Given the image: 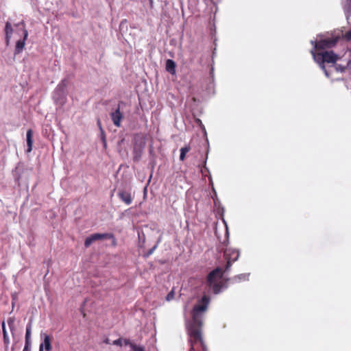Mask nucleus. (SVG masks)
I'll return each instance as SVG.
<instances>
[{
	"label": "nucleus",
	"mask_w": 351,
	"mask_h": 351,
	"mask_svg": "<svg viewBox=\"0 0 351 351\" xmlns=\"http://www.w3.org/2000/svg\"><path fill=\"white\" fill-rule=\"evenodd\" d=\"M319 40H311V43L313 46L311 53L313 58L324 71L326 76L330 77L331 74L335 71L337 73H343L350 66L351 60H349L346 65L336 64L337 60L339 59L338 56L332 51H324L334 47L338 38H323L322 35L317 36Z\"/></svg>",
	"instance_id": "1"
},
{
	"label": "nucleus",
	"mask_w": 351,
	"mask_h": 351,
	"mask_svg": "<svg viewBox=\"0 0 351 351\" xmlns=\"http://www.w3.org/2000/svg\"><path fill=\"white\" fill-rule=\"evenodd\" d=\"M210 302L208 295H203L192 310L191 320L186 322V329L189 342L191 345L190 351H206L202 336L203 317Z\"/></svg>",
	"instance_id": "2"
},
{
	"label": "nucleus",
	"mask_w": 351,
	"mask_h": 351,
	"mask_svg": "<svg viewBox=\"0 0 351 351\" xmlns=\"http://www.w3.org/2000/svg\"><path fill=\"white\" fill-rule=\"evenodd\" d=\"M223 273L222 268L217 267L212 271L208 276L207 282L209 288L212 289L215 294L219 293L223 287Z\"/></svg>",
	"instance_id": "3"
},
{
	"label": "nucleus",
	"mask_w": 351,
	"mask_h": 351,
	"mask_svg": "<svg viewBox=\"0 0 351 351\" xmlns=\"http://www.w3.org/2000/svg\"><path fill=\"white\" fill-rule=\"evenodd\" d=\"M15 27L16 28V31L17 34H19L20 33H21V36L23 37L22 39H19V40H17L16 43L14 53L19 54L23 50L25 47V42L27 38L28 32L25 29V24L23 22L18 23L15 25Z\"/></svg>",
	"instance_id": "4"
},
{
	"label": "nucleus",
	"mask_w": 351,
	"mask_h": 351,
	"mask_svg": "<svg viewBox=\"0 0 351 351\" xmlns=\"http://www.w3.org/2000/svg\"><path fill=\"white\" fill-rule=\"evenodd\" d=\"M223 257L226 261L224 271H228L232 266V264L238 260L239 252L237 250L226 248L223 252Z\"/></svg>",
	"instance_id": "5"
},
{
	"label": "nucleus",
	"mask_w": 351,
	"mask_h": 351,
	"mask_svg": "<svg viewBox=\"0 0 351 351\" xmlns=\"http://www.w3.org/2000/svg\"><path fill=\"white\" fill-rule=\"evenodd\" d=\"M67 86V80L66 79L62 80L60 83L58 85L53 92V98L56 102H59L62 104L64 102L65 99V88Z\"/></svg>",
	"instance_id": "6"
},
{
	"label": "nucleus",
	"mask_w": 351,
	"mask_h": 351,
	"mask_svg": "<svg viewBox=\"0 0 351 351\" xmlns=\"http://www.w3.org/2000/svg\"><path fill=\"white\" fill-rule=\"evenodd\" d=\"M110 235L109 234H101L95 233L90 237H87L84 241V245L86 247H89L94 241L97 240H101L104 239L109 238Z\"/></svg>",
	"instance_id": "7"
},
{
	"label": "nucleus",
	"mask_w": 351,
	"mask_h": 351,
	"mask_svg": "<svg viewBox=\"0 0 351 351\" xmlns=\"http://www.w3.org/2000/svg\"><path fill=\"white\" fill-rule=\"evenodd\" d=\"M41 337L43 338V341L40 344L39 346V351H44L45 350L46 351H51L52 349L51 346V340L49 335L47 334H42Z\"/></svg>",
	"instance_id": "8"
},
{
	"label": "nucleus",
	"mask_w": 351,
	"mask_h": 351,
	"mask_svg": "<svg viewBox=\"0 0 351 351\" xmlns=\"http://www.w3.org/2000/svg\"><path fill=\"white\" fill-rule=\"evenodd\" d=\"M110 117L113 124L117 127H120L121 121L123 119V114L120 111L119 106H118V108L114 112L110 113Z\"/></svg>",
	"instance_id": "9"
},
{
	"label": "nucleus",
	"mask_w": 351,
	"mask_h": 351,
	"mask_svg": "<svg viewBox=\"0 0 351 351\" xmlns=\"http://www.w3.org/2000/svg\"><path fill=\"white\" fill-rule=\"evenodd\" d=\"M5 44L9 45L12 34L13 32V28L10 21H7L5 26Z\"/></svg>",
	"instance_id": "10"
},
{
	"label": "nucleus",
	"mask_w": 351,
	"mask_h": 351,
	"mask_svg": "<svg viewBox=\"0 0 351 351\" xmlns=\"http://www.w3.org/2000/svg\"><path fill=\"white\" fill-rule=\"evenodd\" d=\"M32 136H33V132L31 129H29L26 133V141H27V145L26 152L27 153H29L32 149V145H33Z\"/></svg>",
	"instance_id": "11"
},
{
	"label": "nucleus",
	"mask_w": 351,
	"mask_h": 351,
	"mask_svg": "<svg viewBox=\"0 0 351 351\" xmlns=\"http://www.w3.org/2000/svg\"><path fill=\"white\" fill-rule=\"evenodd\" d=\"M118 195L120 199L127 205H130L132 203V197L129 193L121 191L118 193Z\"/></svg>",
	"instance_id": "12"
},
{
	"label": "nucleus",
	"mask_w": 351,
	"mask_h": 351,
	"mask_svg": "<svg viewBox=\"0 0 351 351\" xmlns=\"http://www.w3.org/2000/svg\"><path fill=\"white\" fill-rule=\"evenodd\" d=\"M123 342L125 345H129L133 351H145L143 346L136 345L129 339H124Z\"/></svg>",
	"instance_id": "13"
},
{
	"label": "nucleus",
	"mask_w": 351,
	"mask_h": 351,
	"mask_svg": "<svg viewBox=\"0 0 351 351\" xmlns=\"http://www.w3.org/2000/svg\"><path fill=\"white\" fill-rule=\"evenodd\" d=\"M166 70L172 75L176 73V63L173 60L168 59L166 61Z\"/></svg>",
	"instance_id": "14"
},
{
	"label": "nucleus",
	"mask_w": 351,
	"mask_h": 351,
	"mask_svg": "<svg viewBox=\"0 0 351 351\" xmlns=\"http://www.w3.org/2000/svg\"><path fill=\"white\" fill-rule=\"evenodd\" d=\"M343 8L346 16L348 19L351 16V0H346Z\"/></svg>",
	"instance_id": "15"
},
{
	"label": "nucleus",
	"mask_w": 351,
	"mask_h": 351,
	"mask_svg": "<svg viewBox=\"0 0 351 351\" xmlns=\"http://www.w3.org/2000/svg\"><path fill=\"white\" fill-rule=\"evenodd\" d=\"M250 274H239L232 278L233 282H239L241 281L247 280Z\"/></svg>",
	"instance_id": "16"
},
{
	"label": "nucleus",
	"mask_w": 351,
	"mask_h": 351,
	"mask_svg": "<svg viewBox=\"0 0 351 351\" xmlns=\"http://www.w3.org/2000/svg\"><path fill=\"white\" fill-rule=\"evenodd\" d=\"M31 330H32V326L30 324H28L26 326L25 343L31 344Z\"/></svg>",
	"instance_id": "17"
},
{
	"label": "nucleus",
	"mask_w": 351,
	"mask_h": 351,
	"mask_svg": "<svg viewBox=\"0 0 351 351\" xmlns=\"http://www.w3.org/2000/svg\"><path fill=\"white\" fill-rule=\"evenodd\" d=\"M191 150L189 145H186L180 149V160L183 161L185 159V156Z\"/></svg>",
	"instance_id": "18"
},
{
	"label": "nucleus",
	"mask_w": 351,
	"mask_h": 351,
	"mask_svg": "<svg viewBox=\"0 0 351 351\" xmlns=\"http://www.w3.org/2000/svg\"><path fill=\"white\" fill-rule=\"evenodd\" d=\"M2 331H3L4 343L6 346H8V344L10 343V339H9V337H8V332H7L5 327L4 322L2 323Z\"/></svg>",
	"instance_id": "19"
},
{
	"label": "nucleus",
	"mask_w": 351,
	"mask_h": 351,
	"mask_svg": "<svg viewBox=\"0 0 351 351\" xmlns=\"http://www.w3.org/2000/svg\"><path fill=\"white\" fill-rule=\"evenodd\" d=\"M174 295H175V292H174V289H173L167 295L166 297V300L167 301H170L171 300H173L174 298Z\"/></svg>",
	"instance_id": "20"
},
{
	"label": "nucleus",
	"mask_w": 351,
	"mask_h": 351,
	"mask_svg": "<svg viewBox=\"0 0 351 351\" xmlns=\"http://www.w3.org/2000/svg\"><path fill=\"white\" fill-rule=\"evenodd\" d=\"M122 342H123V340L121 339H118L114 340L112 343H113V345H115V346H121Z\"/></svg>",
	"instance_id": "21"
},
{
	"label": "nucleus",
	"mask_w": 351,
	"mask_h": 351,
	"mask_svg": "<svg viewBox=\"0 0 351 351\" xmlns=\"http://www.w3.org/2000/svg\"><path fill=\"white\" fill-rule=\"evenodd\" d=\"M345 38L348 40H351V29L349 30L348 32L346 33L345 34Z\"/></svg>",
	"instance_id": "22"
},
{
	"label": "nucleus",
	"mask_w": 351,
	"mask_h": 351,
	"mask_svg": "<svg viewBox=\"0 0 351 351\" xmlns=\"http://www.w3.org/2000/svg\"><path fill=\"white\" fill-rule=\"evenodd\" d=\"M30 345L31 344L25 343V347H24L23 351H31L30 350Z\"/></svg>",
	"instance_id": "23"
},
{
	"label": "nucleus",
	"mask_w": 351,
	"mask_h": 351,
	"mask_svg": "<svg viewBox=\"0 0 351 351\" xmlns=\"http://www.w3.org/2000/svg\"><path fill=\"white\" fill-rule=\"evenodd\" d=\"M8 324L10 329L12 330V326L14 324V320L10 318V319L8 320Z\"/></svg>",
	"instance_id": "24"
},
{
	"label": "nucleus",
	"mask_w": 351,
	"mask_h": 351,
	"mask_svg": "<svg viewBox=\"0 0 351 351\" xmlns=\"http://www.w3.org/2000/svg\"><path fill=\"white\" fill-rule=\"evenodd\" d=\"M156 248V246L153 247V249L151 250V251L149 252V254H152L153 252V251L155 250Z\"/></svg>",
	"instance_id": "25"
},
{
	"label": "nucleus",
	"mask_w": 351,
	"mask_h": 351,
	"mask_svg": "<svg viewBox=\"0 0 351 351\" xmlns=\"http://www.w3.org/2000/svg\"><path fill=\"white\" fill-rule=\"evenodd\" d=\"M224 223H225V226L227 228V224L226 223V222L223 221Z\"/></svg>",
	"instance_id": "26"
}]
</instances>
